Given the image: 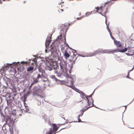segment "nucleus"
I'll return each mask as SVG.
<instances>
[{
  "label": "nucleus",
  "mask_w": 134,
  "mask_h": 134,
  "mask_svg": "<svg viewBox=\"0 0 134 134\" xmlns=\"http://www.w3.org/2000/svg\"><path fill=\"white\" fill-rule=\"evenodd\" d=\"M94 10H95V11L94 12H96H96H98L99 13L101 14L102 15L105 16L104 14L103 15L102 14V13L103 12H104V13H106L105 11V10H104L102 7H96Z\"/></svg>",
  "instance_id": "obj_4"
},
{
  "label": "nucleus",
  "mask_w": 134,
  "mask_h": 134,
  "mask_svg": "<svg viewBox=\"0 0 134 134\" xmlns=\"http://www.w3.org/2000/svg\"><path fill=\"white\" fill-rule=\"evenodd\" d=\"M81 116V115H79V118H78V119H79V121H78V122H81V120L80 119H79V117H80V116Z\"/></svg>",
  "instance_id": "obj_26"
},
{
  "label": "nucleus",
  "mask_w": 134,
  "mask_h": 134,
  "mask_svg": "<svg viewBox=\"0 0 134 134\" xmlns=\"http://www.w3.org/2000/svg\"><path fill=\"white\" fill-rule=\"evenodd\" d=\"M56 79H57V78H56ZM56 80V81H57V80Z\"/></svg>",
  "instance_id": "obj_47"
},
{
  "label": "nucleus",
  "mask_w": 134,
  "mask_h": 134,
  "mask_svg": "<svg viewBox=\"0 0 134 134\" xmlns=\"http://www.w3.org/2000/svg\"><path fill=\"white\" fill-rule=\"evenodd\" d=\"M66 63L65 62H62L61 61V62L60 64L61 68L60 70V74L68 78V80L69 81L68 82L70 83V84L67 85V86L77 91L76 90L77 89L73 85V80L71 78V76L70 75H68L67 74L68 71H69L70 74L71 73L70 71L73 67L72 64L71 62H70L69 63L68 66L66 67ZM77 92L81 94V96L82 98H86L87 99L88 102L89 104V100L84 93L80 91H77Z\"/></svg>",
  "instance_id": "obj_1"
},
{
  "label": "nucleus",
  "mask_w": 134,
  "mask_h": 134,
  "mask_svg": "<svg viewBox=\"0 0 134 134\" xmlns=\"http://www.w3.org/2000/svg\"><path fill=\"white\" fill-rule=\"evenodd\" d=\"M95 11V10H94V11H91V12H87L86 13V16H88L89 15H91V14L92 13V12H93V13H94V14L96 13L94 12Z\"/></svg>",
  "instance_id": "obj_13"
},
{
  "label": "nucleus",
  "mask_w": 134,
  "mask_h": 134,
  "mask_svg": "<svg viewBox=\"0 0 134 134\" xmlns=\"http://www.w3.org/2000/svg\"><path fill=\"white\" fill-rule=\"evenodd\" d=\"M33 90L34 92V93L36 94H39L41 93V89L39 88L37 86L34 87Z\"/></svg>",
  "instance_id": "obj_6"
},
{
  "label": "nucleus",
  "mask_w": 134,
  "mask_h": 134,
  "mask_svg": "<svg viewBox=\"0 0 134 134\" xmlns=\"http://www.w3.org/2000/svg\"><path fill=\"white\" fill-rule=\"evenodd\" d=\"M11 65L12 64H8L7 65H5L3 67V68H2V69H4L3 70H4L5 68H8L10 65Z\"/></svg>",
  "instance_id": "obj_18"
},
{
  "label": "nucleus",
  "mask_w": 134,
  "mask_h": 134,
  "mask_svg": "<svg viewBox=\"0 0 134 134\" xmlns=\"http://www.w3.org/2000/svg\"><path fill=\"white\" fill-rule=\"evenodd\" d=\"M43 119H44L45 121H47L48 119L47 116L45 115H44L43 117Z\"/></svg>",
  "instance_id": "obj_17"
},
{
  "label": "nucleus",
  "mask_w": 134,
  "mask_h": 134,
  "mask_svg": "<svg viewBox=\"0 0 134 134\" xmlns=\"http://www.w3.org/2000/svg\"><path fill=\"white\" fill-rule=\"evenodd\" d=\"M35 60H36V59H34V61L35 62H36V61H35Z\"/></svg>",
  "instance_id": "obj_33"
},
{
  "label": "nucleus",
  "mask_w": 134,
  "mask_h": 134,
  "mask_svg": "<svg viewBox=\"0 0 134 134\" xmlns=\"http://www.w3.org/2000/svg\"><path fill=\"white\" fill-rule=\"evenodd\" d=\"M59 28L60 35H59V43L61 44V49L63 53H64V55L66 59L69 58L70 55L66 51V47L68 46L67 43H65V37L66 33L68 30V26L66 24H60Z\"/></svg>",
  "instance_id": "obj_2"
},
{
  "label": "nucleus",
  "mask_w": 134,
  "mask_h": 134,
  "mask_svg": "<svg viewBox=\"0 0 134 134\" xmlns=\"http://www.w3.org/2000/svg\"><path fill=\"white\" fill-rule=\"evenodd\" d=\"M111 52V51L110 50H97L94 53H91L89 55L86 57H91L95 55L96 54L99 53H109Z\"/></svg>",
  "instance_id": "obj_3"
},
{
  "label": "nucleus",
  "mask_w": 134,
  "mask_h": 134,
  "mask_svg": "<svg viewBox=\"0 0 134 134\" xmlns=\"http://www.w3.org/2000/svg\"><path fill=\"white\" fill-rule=\"evenodd\" d=\"M106 22H105V23H106Z\"/></svg>",
  "instance_id": "obj_48"
},
{
  "label": "nucleus",
  "mask_w": 134,
  "mask_h": 134,
  "mask_svg": "<svg viewBox=\"0 0 134 134\" xmlns=\"http://www.w3.org/2000/svg\"><path fill=\"white\" fill-rule=\"evenodd\" d=\"M60 10L62 12H63V9H61Z\"/></svg>",
  "instance_id": "obj_31"
},
{
  "label": "nucleus",
  "mask_w": 134,
  "mask_h": 134,
  "mask_svg": "<svg viewBox=\"0 0 134 134\" xmlns=\"http://www.w3.org/2000/svg\"><path fill=\"white\" fill-rule=\"evenodd\" d=\"M88 108H87L86 109L83 108L82 110H80V111L82 113L81 114L82 115L83 114L84 112Z\"/></svg>",
  "instance_id": "obj_19"
},
{
  "label": "nucleus",
  "mask_w": 134,
  "mask_h": 134,
  "mask_svg": "<svg viewBox=\"0 0 134 134\" xmlns=\"http://www.w3.org/2000/svg\"><path fill=\"white\" fill-rule=\"evenodd\" d=\"M60 122L59 124L64 125L67 123L65 119L62 117L60 118Z\"/></svg>",
  "instance_id": "obj_7"
},
{
  "label": "nucleus",
  "mask_w": 134,
  "mask_h": 134,
  "mask_svg": "<svg viewBox=\"0 0 134 134\" xmlns=\"http://www.w3.org/2000/svg\"><path fill=\"white\" fill-rule=\"evenodd\" d=\"M125 109H126V106H125Z\"/></svg>",
  "instance_id": "obj_39"
},
{
  "label": "nucleus",
  "mask_w": 134,
  "mask_h": 134,
  "mask_svg": "<svg viewBox=\"0 0 134 134\" xmlns=\"http://www.w3.org/2000/svg\"><path fill=\"white\" fill-rule=\"evenodd\" d=\"M42 76L40 74H38L37 76V79H39L40 78H42Z\"/></svg>",
  "instance_id": "obj_20"
},
{
  "label": "nucleus",
  "mask_w": 134,
  "mask_h": 134,
  "mask_svg": "<svg viewBox=\"0 0 134 134\" xmlns=\"http://www.w3.org/2000/svg\"><path fill=\"white\" fill-rule=\"evenodd\" d=\"M52 68H53V67H52V66L50 67L49 66H47V69L51 71L52 70Z\"/></svg>",
  "instance_id": "obj_21"
},
{
  "label": "nucleus",
  "mask_w": 134,
  "mask_h": 134,
  "mask_svg": "<svg viewBox=\"0 0 134 134\" xmlns=\"http://www.w3.org/2000/svg\"><path fill=\"white\" fill-rule=\"evenodd\" d=\"M90 107H88V108H89Z\"/></svg>",
  "instance_id": "obj_46"
},
{
  "label": "nucleus",
  "mask_w": 134,
  "mask_h": 134,
  "mask_svg": "<svg viewBox=\"0 0 134 134\" xmlns=\"http://www.w3.org/2000/svg\"><path fill=\"white\" fill-rule=\"evenodd\" d=\"M83 17H79V18H77V20H80Z\"/></svg>",
  "instance_id": "obj_24"
},
{
  "label": "nucleus",
  "mask_w": 134,
  "mask_h": 134,
  "mask_svg": "<svg viewBox=\"0 0 134 134\" xmlns=\"http://www.w3.org/2000/svg\"><path fill=\"white\" fill-rule=\"evenodd\" d=\"M92 94L90 96H89V97H91V96H92Z\"/></svg>",
  "instance_id": "obj_37"
},
{
  "label": "nucleus",
  "mask_w": 134,
  "mask_h": 134,
  "mask_svg": "<svg viewBox=\"0 0 134 134\" xmlns=\"http://www.w3.org/2000/svg\"><path fill=\"white\" fill-rule=\"evenodd\" d=\"M43 81H45V80H43Z\"/></svg>",
  "instance_id": "obj_42"
},
{
  "label": "nucleus",
  "mask_w": 134,
  "mask_h": 134,
  "mask_svg": "<svg viewBox=\"0 0 134 134\" xmlns=\"http://www.w3.org/2000/svg\"><path fill=\"white\" fill-rule=\"evenodd\" d=\"M72 52L74 54L75 53H76V51L74 49H72Z\"/></svg>",
  "instance_id": "obj_27"
},
{
  "label": "nucleus",
  "mask_w": 134,
  "mask_h": 134,
  "mask_svg": "<svg viewBox=\"0 0 134 134\" xmlns=\"http://www.w3.org/2000/svg\"><path fill=\"white\" fill-rule=\"evenodd\" d=\"M21 64H25L26 65H27V64L28 63L27 62H24V61H22L21 62Z\"/></svg>",
  "instance_id": "obj_22"
},
{
  "label": "nucleus",
  "mask_w": 134,
  "mask_h": 134,
  "mask_svg": "<svg viewBox=\"0 0 134 134\" xmlns=\"http://www.w3.org/2000/svg\"><path fill=\"white\" fill-rule=\"evenodd\" d=\"M127 78H129V79H131V78H130V77H128V76H127Z\"/></svg>",
  "instance_id": "obj_35"
},
{
  "label": "nucleus",
  "mask_w": 134,
  "mask_h": 134,
  "mask_svg": "<svg viewBox=\"0 0 134 134\" xmlns=\"http://www.w3.org/2000/svg\"><path fill=\"white\" fill-rule=\"evenodd\" d=\"M92 103H91V104H92V105H93V101H92Z\"/></svg>",
  "instance_id": "obj_30"
},
{
  "label": "nucleus",
  "mask_w": 134,
  "mask_h": 134,
  "mask_svg": "<svg viewBox=\"0 0 134 134\" xmlns=\"http://www.w3.org/2000/svg\"><path fill=\"white\" fill-rule=\"evenodd\" d=\"M34 68V67H33V66H30V67H29L27 68V71L29 72L33 70Z\"/></svg>",
  "instance_id": "obj_15"
},
{
  "label": "nucleus",
  "mask_w": 134,
  "mask_h": 134,
  "mask_svg": "<svg viewBox=\"0 0 134 134\" xmlns=\"http://www.w3.org/2000/svg\"><path fill=\"white\" fill-rule=\"evenodd\" d=\"M57 42L58 41H57V40L54 41V42H53L52 44L54 46H55V43H56V44Z\"/></svg>",
  "instance_id": "obj_23"
},
{
  "label": "nucleus",
  "mask_w": 134,
  "mask_h": 134,
  "mask_svg": "<svg viewBox=\"0 0 134 134\" xmlns=\"http://www.w3.org/2000/svg\"><path fill=\"white\" fill-rule=\"evenodd\" d=\"M134 54V51L129 48L128 53H126V54L128 55L131 56Z\"/></svg>",
  "instance_id": "obj_8"
},
{
  "label": "nucleus",
  "mask_w": 134,
  "mask_h": 134,
  "mask_svg": "<svg viewBox=\"0 0 134 134\" xmlns=\"http://www.w3.org/2000/svg\"><path fill=\"white\" fill-rule=\"evenodd\" d=\"M130 48V47H128L127 48H125L124 49L122 50L121 49L119 51V52L124 53V52L127 51V50H129V48Z\"/></svg>",
  "instance_id": "obj_12"
},
{
  "label": "nucleus",
  "mask_w": 134,
  "mask_h": 134,
  "mask_svg": "<svg viewBox=\"0 0 134 134\" xmlns=\"http://www.w3.org/2000/svg\"><path fill=\"white\" fill-rule=\"evenodd\" d=\"M106 24H107L106 23ZM107 30H108V32H109V34H110V36H111V38L113 40H114V38H113V37L112 36V35H111V32H110V30H109V26H107Z\"/></svg>",
  "instance_id": "obj_14"
},
{
  "label": "nucleus",
  "mask_w": 134,
  "mask_h": 134,
  "mask_svg": "<svg viewBox=\"0 0 134 134\" xmlns=\"http://www.w3.org/2000/svg\"><path fill=\"white\" fill-rule=\"evenodd\" d=\"M59 38V36H58L57 37V38Z\"/></svg>",
  "instance_id": "obj_40"
},
{
  "label": "nucleus",
  "mask_w": 134,
  "mask_h": 134,
  "mask_svg": "<svg viewBox=\"0 0 134 134\" xmlns=\"http://www.w3.org/2000/svg\"><path fill=\"white\" fill-rule=\"evenodd\" d=\"M53 133V131L52 130V129H50V130L49 131L47 132L46 134H52Z\"/></svg>",
  "instance_id": "obj_16"
},
{
  "label": "nucleus",
  "mask_w": 134,
  "mask_h": 134,
  "mask_svg": "<svg viewBox=\"0 0 134 134\" xmlns=\"http://www.w3.org/2000/svg\"><path fill=\"white\" fill-rule=\"evenodd\" d=\"M114 42L115 44L118 47H120L121 45V44L119 41L115 40H114Z\"/></svg>",
  "instance_id": "obj_10"
},
{
  "label": "nucleus",
  "mask_w": 134,
  "mask_h": 134,
  "mask_svg": "<svg viewBox=\"0 0 134 134\" xmlns=\"http://www.w3.org/2000/svg\"><path fill=\"white\" fill-rule=\"evenodd\" d=\"M120 59V58L119 57L118 59V60L119 61V59Z\"/></svg>",
  "instance_id": "obj_36"
},
{
  "label": "nucleus",
  "mask_w": 134,
  "mask_h": 134,
  "mask_svg": "<svg viewBox=\"0 0 134 134\" xmlns=\"http://www.w3.org/2000/svg\"><path fill=\"white\" fill-rule=\"evenodd\" d=\"M57 51H56V52H55V53H56V54H57V53H57Z\"/></svg>",
  "instance_id": "obj_38"
},
{
  "label": "nucleus",
  "mask_w": 134,
  "mask_h": 134,
  "mask_svg": "<svg viewBox=\"0 0 134 134\" xmlns=\"http://www.w3.org/2000/svg\"><path fill=\"white\" fill-rule=\"evenodd\" d=\"M56 57H57L58 58V59H59V55L58 54H57V55L56 56Z\"/></svg>",
  "instance_id": "obj_29"
},
{
  "label": "nucleus",
  "mask_w": 134,
  "mask_h": 134,
  "mask_svg": "<svg viewBox=\"0 0 134 134\" xmlns=\"http://www.w3.org/2000/svg\"><path fill=\"white\" fill-rule=\"evenodd\" d=\"M80 56H81L82 57H85V56H83L82 55H80Z\"/></svg>",
  "instance_id": "obj_34"
},
{
  "label": "nucleus",
  "mask_w": 134,
  "mask_h": 134,
  "mask_svg": "<svg viewBox=\"0 0 134 134\" xmlns=\"http://www.w3.org/2000/svg\"><path fill=\"white\" fill-rule=\"evenodd\" d=\"M34 84V82H33L32 83H31V85L30 86V88L31 87V86H32Z\"/></svg>",
  "instance_id": "obj_28"
},
{
  "label": "nucleus",
  "mask_w": 134,
  "mask_h": 134,
  "mask_svg": "<svg viewBox=\"0 0 134 134\" xmlns=\"http://www.w3.org/2000/svg\"><path fill=\"white\" fill-rule=\"evenodd\" d=\"M51 66L53 67V68L55 69V72L57 74V76H58V71L57 70V68L58 67V64L57 62H54L51 63L50 64Z\"/></svg>",
  "instance_id": "obj_5"
},
{
  "label": "nucleus",
  "mask_w": 134,
  "mask_h": 134,
  "mask_svg": "<svg viewBox=\"0 0 134 134\" xmlns=\"http://www.w3.org/2000/svg\"><path fill=\"white\" fill-rule=\"evenodd\" d=\"M54 134H55V133Z\"/></svg>",
  "instance_id": "obj_50"
},
{
  "label": "nucleus",
  "mask_w": 134,
  "mask_h": 134,
  "mask_svg": "<svg viewBox=\"0 0 134 134\" xmlns=\"http://www.w3.org/2000/svg\"><path fill=\"white\" fill-rule=\"evenodd\" d=\"M3 0L4 1V0Z\"/></svg>",
  "instance_id": "obj_49"
},
{
  "label": "nucleus",
  "mask_w": 134,
  "mask_h": 134,
  "mask_svg": "<svg viewBox=\"0 0 134 134\" xmlns=\"http://www.w3.org/2000/svg\"><path fill=\"white\" fill-rule=\"evenodd\" d=\"M69 48H70V49H71V48H70V47H69Z\"/></svg>",
  "instance_id": "obj_43"
},
{
  "label": "nucleus",
  "mask_w": 134,
  "mask_h": 134,
  "mask_svg": "<svg viewBox=\"0 0 134 134\" xmlns=\"http://www.w3.org/2000/svg\"><path fill=\"white\" fill-rule=\"evenodd\" d=\"M34 64V63H32V64Z\"/></svg>",
  "instance_id": "obj_41"
},
{
  "label": "nucleus",
  "mask_w": 134,
  "mask_h": 134,
  "mask_svg": "<svg viewBox=\"0 0 134 134\" xmlns=\"http://www.w3.org/2000/svg\"><path fill=\"white\" fill-rule=\"evenodd\" d=\"M47 51V50H46V51Z\"/></svg>",
  "instance_id": "obj_45"
},
{
  "label": "nucleus",
  "mask_w": 134,
  "mask_h": 134,
  "mask_svg": "<svg viewBox=\"0 0 134 134\" xmlns=\"http://www.w3.org/2000/svg\"><path fill=\"white\" fill-rule=\"evenodd\" d=\"M2 1L1 0H0V3H2Z\"/></svg>",
  "instance_id": "obj_32"
},
{
  "label": "nucleus",
  "mask_w": 134,
  "mask_h": 134,
  "mask_svg": "<svg viewBox=\"0 0 134 134\" xmlns=\"http://www.w3.org/2000/svg\"><path fill=\"white\" fill-rule=\"evenodd\" d=\"M24 105L25 106V107L26 108V106L27 107V108H28V107H27V104H26L25 103V102H24Z\"/></svg>",
  "instance_id": "obj_25"
},
{
  "label": "nucleus",
  "mask_w": 134,
  "mask_h": 134,
  "mask_svg": "<svg viewBox=\"0 0 134 134\" xmlns=\"http://www.w3.org/2000/svg\"><path fill=\"white\" fill-rule=\"evenodd\" d=\"M52 127H53V132L54 131H56L58 129L57 126L55 124H53Z\"/></svg>",
  "instance_id": "obj_11"
},
{
  "label": "nucleus",
  "mask_w": 134,
  "mask_h": 134,
  "mask_svg": "<svg viewBox=\"0 0 134 134\" xmlns=\"http://www.w3.org/2000/svg\"><path fill=\"white\" fill-rule=\"evenodd\" d=\"M51 41L50 38H48L46 39L45 43V45L46 47L49 46Z\"/></svg>",
  "instance_id": "obj_9"
},
{
  "label": "nucleus",
  "mask_w": 134,
  "mask_h": 134,
  "mask_svg": "<svg viewBox=\"0 0 134 134\" xmlns=\"http://www.w3.org/2000/svg\"><path fill=\"white\" fill-rule=\"evenodd\" d=\"M89 105H90V104H89Z\"/></svg>",
  "instance_id": "obj_44"
}]
</instances>
